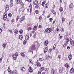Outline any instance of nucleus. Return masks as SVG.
<instances>
[{
  "label": "nucleus",
  "mask_w": 74,
  "mask_h": 74,
  "mask_svg": "<svg viewBox=\"0 0 74 74\" xmlns=\"http://www.w3.org/2000/svg\"><path fill=\"white\" fill-rule=\"evenodd\" d=\"M54 28L53 27L52 28H48L45 29V32H46L47 33H49L50 32H51L52 30H53Z\"/></svg>",
  "instance_id": "1"
},
{
  "label": "nucleus",
  "mask_w": 74,
  "mask_h": 74,
  "mask_svg": "<svg viewBox=\"0 0 74 74\" xmlns=\"http://www.w3.org/2000/svg\"><path fill=\"white\" fill-rule=\"evenodd\" d=\"M65 41L66 42L64 43V45H63V47H65L66 45H67V44H68L69 42V39L67 37V38H65Z\"/></svg>",
  "instance_id": "2"
},
{
  "label": "nucleus",
  "mask_w": 74,
  "mask_h": 74,
  "mask_svg": "<svg viewBox=\"0 0 74 74\" xmlns=\"http://www.w3.org/2000/svg\"><path fill=\"white\" fill-rule=\"evenodd\" d=\"M16 2L17 4H22L23 3L22 0H16Z\"/></svg>",
  "instance_id": "3"
},
{
  "label": "nucleus",
  "mask_w": 74,
  "mask_h": 74,
  "mask_svg": "<svg viewBox=\"0 0 74 74\" xmlns=\"http://www.w3.org/2000/svg\"><path fill=\"white\" fill-rule=\"evenodd\" d=\"M3 20H6L7 19V13L6 12H5L3 14Z\"/></svg>",
  "instance_id": "4"
},
{
  "label": "nucleus",
  "mask_w": 74,
  "mask_h": 74,
  "mask_svg": "<svg viewBox=\"0 0 74 74\" xmlns=\"http://www.w3.org/2000/svg\"><path fill=\"white\" fill-rule=\"evenodd\" d=\"M32 33V34H34V35L33 36V38H36V33L35 31H32L31 32Z\"/></svg>",
  "instance_id": "5"
},
{
  "label": "nucleus",
  "mask_w": 74,
  "mask_h": 74,
  "mask_svg": "<svg viewBox=\"0 0 74 74\" xmlns=\"http://www.w3.org/2000/svg\"><path fill=\"white\" fill-rule=\"evenodd\" d=\"M29 34H27L26 36H25V40H29Z\"/></svg>",
  "instance_id": "6"
},
{
  "label": "nucleus",
  "mask_w": 74,
  "mask_h": 74,
  "mask_svg": "<svg viewBox=\"0 0 74 74\" xmlns=\"http://www.w3.org/2000/svg\"><path fill=\"white\" fill-rule=\"evenodd\" d=\"M36 45H32L31 47V50H35L36 49Z\"/></svg>",
  "instance_id": "7"
},
{
  "label": "nucleus",
  "mask_w": 74,
  "mask_h": 74,
  "mask_svg": "<svg viewBox=\"0 0 74 74\" xmlns=\"http://www.w3.org/2000/svg\"><path fill=\"white\" fill-rule=\"evenodd\" d=\"M56 69H52L51 71V74H55Z\"/></svg>",
  "instance_id": "8"
},
{
  "label": "nucleus",
  "mask_w": 74,
  "mask_h": 74,
  "mask_svg": "<svg viewBox=\"0 0 74 74\" xmlns=\"http://www.w3.org/2000/svg\"><path fill=\"white\" fill-rule=\"evenodd\" d=\"M70 43L72 45L74 46V40H73L72 39H71L70 40Z\"/></svg>",
  "instance_id": "9"
},
{
  "label": "nucleus",
  "mask_w": 74,
  "mask_h": 74,
  "mask_svg": "<svg viewBox=\"0 0 74 74\" xmlns=\"http://www.w3.org/2000/svg\"><path fill=\"white\" fill-rule=\"evenodd\" d=\"M23 21H25V17L24 16H23L21 18H20V21L22 23V22Z\"/></svg>",
  "instance_id": "10"
},
{
  "label": "nucleus",
  "mask_w": 74,
  "mask_h": 74,
  "mask_svg": "<svg viewBox=\"0 0 74 74\" xmlns=\"http://www.w3.org/2000/svg\"><path fill=\"white\" fill-rule=\"evenodd\" d=\"M28 70L30 73H32V72H33V69H32V68L31 67V66L29 67Z\"/></svg>",
  "instance_id": "11"
},
{
  "label": "nucleus",
  "mask_w": 74,
  "mask_h": 74,
  "mask_svg": "<svg viewBox=\"0 0 74 74\" xmlns=\"http://www.w3.org/2000/svg\"><path fill=\"white\" fill-rule=\"evenodd\" d=\"M39 2L38 1L36 0L34 2L33 4L34 5H37Z\"/></svg>",
  "instance_id": "12"
},
{
  "label": "nucleus",
  "mask_w": 74,
  "mask_h": 74,
  "mask_svg": "<svg viewBox=\"0 0 74 74\" xmlns=\"http://www.w3.org/2000/svg\"><path fill=\"white\" fill-rule=\"evenodd\" d=\"M18 57V56H16V55H12V57L13 58V59H14V60H16V59H17V57Z\"/></svg>",
  "instance_id": "13"
},
{
  "label": "nucleus",
  "mask_w": 74,
  "mask_h": 74,
  "mask_svg": "<svg viewBox=\"0 0 74 74\" xmlns=\"http://www.w3.org/2000/svg\"><path fill=\"white\" fill-rule=\"evenodd\" d=\"M29 8H30V11L31 13L32 12V5L30 4L29 6Z\"/></svg>",
  "instance_id": "14"
},
{
  "label": "nucleus",
  "mask_w": 74,
  "mask_h": 74,
  "mask_svg": "<svg viewBox=\"0 0 74 74\" xmlns=\"http://www.w3.org/2000/svg\"><path fill=\"white\" fill-rule=\"evenodd\" d=\"M18 39L20 40H22L23 39V36L21 35H19L18 36Z\"/></svg>",
  "instance_id": "15"
},
{
  "label": "nucleus",
  "mask_w": 74,
  "mask_h": 74,
  "mask_svg": "<svg viewBox=\"0 0 74 74\" xmlns=\"http://www.w3.org/2000/svg\"><path fill=\"white\" fill-rule=\"evenodd\" d=\"M33 30H35V31H36L37 30V25H35L33 28Z\"/></svg>",
  "instance_id": "16"
},
{
  "label": "nucleus",
  "mask_w": 74,
  "mask_h": 74,
  "mask_svg": "<svg viewBox=\"0 0 74 74\" xmlns=\"http://www.w3.org/2000/svg\"><path fill=\"white\" fill-rule=\"evenodd\" d=\"M14 33H15L16 34H18V29H16L14 31Z\"/></svg>",
  "instance_id": "17"
},
{
  "label": "nucleus",
  "mask_w": 74,
  "mask_h": 74,
  "mask_svg": "<svg viewBox=\"0 0 74 74\" xmlns=\"http://www.w3.org/2000/svg\"><path fill=\"white\" fill-rule=\"evenodd\" d=\"M70 71H71V74H73V73H74V69L72 68L70 69Z\"/></svg>",
  "instance_id": "18"
},
{
  "label": "nucleus",
  "mask_w": 74,
  "mask_h": 74,
  "mask_svg": "<svg viewBox=\"0 0 74 74\" xmlns=\"http://www.w3.org/2000/svg\"><path fill=\"white\" fill-rule=\"evenodd\" d=\"M73 7H74V5L73 3H71L69 6V7L70 8H73Z\"/></svg>",
  "instance_id": "19"
},
{
  "label": "nucleus",
  "mask_w": 74,
  "mask_h": 74,
  "mask_svg": "<svg viewBox=\"0 0 74 74\" xmlns=\"http://www.w3.org/2000/svg\"><path fill=\"white\" fill-rule=\"evenodd\" d=\"M36 65L37 67H41V64L40 63L36 64Z\"/></svg>",
  "instance_id": "20"
},
{
  "label": "nucleus",
  "mask_w": 74,
  "mask_h": 74,
  "mask_svg": "<svg viewBox=\"0 0 74 74\" xmlns=\"http://www.w3.org/2000/svg\"><path fill=\"white\" fill-rule=\"evenodd\" d=\"M51 12H52L54 15H56V12L55 11L53 10V9H52L51 10Z\"/></svg>",
  "instance_id": "21"
},
{
  "label": "nucleus",
  "mask_w": 74,
  "mask_h": 74,
  "mask_svg": "<svg viewBox=\"0 0 74 74\" xmlns=\"http://www.w3.org/2000/svg\"><path fill=\"white\" fill-rule=\"evenodd\" d=\"M21 71H23L24 72H25L26 71V69H25V67H22L21 68Z\"/></svg>",
  "instance_id": "22"
},
{
  "label": "nucleus",
  "mask_w": 74,
  "mask_h": 74,
  "mask_svg": "<svg viewBox=\"0 0 74 74\" xmlns=\"http://www.w3.org/2000/svg\"><path fill=\"white\" fill-rule=\"evenodd\" d=\"M48 51V47H46L45 49L44 50V53H47V52Z\"/></svg>",
  "instance_id": "23"
},
{
  "label": "nucleus",
  "mask_w": 74,
  "mask_h": 74,
  "mask_svg": "<svg viewBox=\"0 0 74 74\" xmlns=\"http://www.w3.org/2000/svg\"><path fill=\"white\" fill-rule=\"evenodd\" d=\"M7 71H8V73H11V69H10V67L9 66L8 67Z\"/></svg>",
  "instance_id": "24"
},
{
  "label": "nucleus",
  "mask_w": 74,
  "mask_h": 74,
  "mask_svg": "<svg viewBox=\"0 0 74 74\" xmlns=\"http://www.w3.org/2000/svg\"><path fill=\"white\" fill-rule=\"evenodd\" d=\"M68 58L69 60H71L72 59V55L71 54L69 55V56Z\"/></svg>",
  "instance_id": "25"
},
{
  "label": "nucleus",
  "mask_w": 74,
  "mask_h": 74,
  "mask_svg": "<svg viewBox=\"0 0 74 74\" xmlns=\"http://www.w3.org/2000/svg\"><path fill=\"white\" fill-rule=\"evenodd\" d=\"M21 55L22 57L23 58H24L25 57V54L23 53H21Z\"/></svg>",
  "instance_id": "26"
},
{
  "label": "nucleus",
  "mask_w": 74,
  "mask_h": 74,
  "mask_svg": "<svg viewBox=\"0 0 74 74\" xmlns=\"http://www.w3.org/2000/svg\"><path fill=\"white\" fill-rule=\"evenodd\" d=\"M59 73H62V68L60 67H59Z\"/></svg>",
  "instance_id": "27"
},
{
  "label": "nucleus",
  "mask_w": 74,
  "mask_h": 74,
  "mask_svg": "<svg viewBox=\"0 0 74 74\" xmlns=\"http://www.w3.org/2000/svg\"><path fill=\"white\" fill-rule=\"evenodd\" d=\"M59 11L60 12H63V8L62 7H61L59 8Z\"/></svg>",
  "instance_id": "28"
},
{
  "label": "nucleus",
  "mask_w": 74,
  "mask_h": 74,
  "mask_svg": "<svg viewBox=\"0 0 74 74\" xmlns=\"http://www.w3.org/2000/svg\"><path fill=\"white\" fill-rule=\"evenodd\" d=\"M48 44V41L47 40L45 42L44 45H45V46H47Z\"/></svg>",
  "instance_id": "29"
},
{
  "label": "nucleus",
  "mask_w": 74,
  "mask_h": 74,
  "mask_svg": "<svg viewBox=\"0 0 74 74\" xmlns=\"http://www.w3.org/2000/svg\"><path fill=\"white\" fill-rule=\"evenodd\" d=\"M21 4V8H22V9H23V8H24V4H23V2L22 3V4Z\"/></svg>",
  "instance_id": "30"
},
{
  "label": "nucleus",
  "mask_w": 74,
  "mask_h": 74,
  "mask_svg": "<svg viewBox=\"0 0 74 74\" xmlns=\"http://www.w3.org/2000/svg\"><path fill=\"white\" fill-rule=\"evenodd\" d=\"M12 74H17V73H16V70L15 69L12 72Z\"/></svg>",
  "instance_id": "31"
},
{
  "label": "nucleus",
  "mask_w": 74,
  "mask_h": 74,
  "mask_svg": "<svg viewBox=\"0 0 74 74\" xmlns=\"http://www.w3.org/2000/svg\"><path fill=\"white\" fill-rule=\"evenodd\" d=\"M64 66H65L66 67V68H68V67H69V64H68L66 63L65 64Z\"/></svg>",
  "instance_id": "32"
},
{
  "label": "nucleus",
  "mask_w": 74,
  "mask_h": 74,
  "mask_svg": "<svg viewBox=\"0 0 74 74\" xmlns=\"http://www.w3.org/2000/svg\"><path fill=\"white\" fill-rule=\"evenodd\" d=\"M45 8H47L48 7V4L46 3L45 5Z\"/></svg>",
  "instance_id": "33"
},
{
  "label": "nucleus",
  "mask_w": 74,
  "mask_h": 74,
  "mask_svg": "<svg viewBox=\"0 0 74 74\" xmlns=\"http://www.w3.org/2000/svg\"><path fill=\"white\" fill-rule=\"evenodd\" d=\"M23 32V31L22 29H20L19 31V33L20 34H22Z\"/></svg>",
  "instance_id": "34"
},
{
  "label": "nucleus",
  "mask_w": 74,
  "mask_h": 74,
  "mask_svg": "<svg viewBox=\"0 0 74 74\" xmlns=\"http://www.w3.org/2000/svg\"><path fill=\"white\" fill-rule=\"evenodd\" d=\"M39 60L40 62H42L44 60V58H40L39 59Z\"/></svg>",
  "instance_id": "35"
},
{
  "label": "nucleus",
  "mask_w": 74,
  "mask_h": 74,
  "mask_svg": "<svg viewBox=\"0 0 74 74\" xmlns=\"http://www.w3.org/2000/svg\"><path fill=\"white\" fill-rule=\"evenodd\" d=\"M39 8V6L38 5H36L35 6L34 8L36 9H38Z\"/></svg>",
  "instance_id": "36"
},
{
  "label": "nucleus",
  "mask_w": 74,
  "mask_h": 74,
  "mask_svg": "<svg viewBox=\"0 0 74 74\" xmlns=\"http://www.w3.org/2000/svg\"><path fill=\"white\" fill-rule=\"evenodd\" d=\"M29 63H31V64H33V62L32 60L31 59H29Z\"/></svg>",
  "instance_id": "37"
},
{
  "label": "nucleus",
  "mask_w": 74,
  "mask_h": 74,
  "mask_svg": "<svg viewBox=\"0 0 74 74\" xmlns=\"http://www.w3.org/2000/svg\"><path fill=\"white\" fill-rule=\"evenodd\" d=\"M48 70H49L48 68H44V69H43V70L45 71H48Z\"/></svg>",
  "instance_id": "38"
},
{
  "label": "nucleus",
  "mask_w": 74,
  "mask_h": 74,
  "mask_svg": "<svg viewBox=\"0 0 74 74\" xmlns=\"http://www.w3.org/2000/svg\"><path fill=\"white\" fill-rule=\"evenodd\" d=\"M2 47L3 48H5V47H6V45L5 44V43H3L2 45Z\"/></svg>",
  "instance_id": "39"
},
{
  "label": "nucleus",
  "mask_w": 74,
  "mask_h": 74,
  "mask_svg": "<svg viewBox=\"0 0 74 74\" xmlns=\"http://www.w3.org/2000/svg\"><path fill=\"white\" fill-rule=\"evenodd\" d=\"M62 23H64V21L65 20V19L63 17H62Z\"/></svg>",
  "instance_id": "40"
},
{
  "label": "nucleus",
  "mask_w": 74,
  "mask_h": 74,
  "mask_svg": "<svg viewBox=\"0 0 74 74\" xmlns=\"http://www.w3.org/2000/svg\"><path fill=\"white\" fill-rule=\"evenodd\" d=\"M10 9L9 8H5V12H6V13H7V12L8 11V10H9Z\"/></svg>",
  "instance_id": "41"
},
{
  "label": "nucleus",
  "mask_w": 74,
  "mask_h": 74,
  "mask_svg": "<svg viewBox=\"0 0 74 74\" xmlns=\"http://www.w3.org/2000/svg\"><path fill=\"white\" fill-rule=\"evenodd\" d=\"M58 59H60L62 58V56H61V54L59 55L58 56Z\"/></svg>",
  "instance_id": "42"
},
{
  "label": "nucleus",
  "mask_w": 74,
  "mask_h": 74,
  "mask_svg": "<svg viewBox=\"0 0 74 74\" xmlns=\"http://www.w3.org/2000/svg\"><path fill=\"white\" fill-rule=\"evenodd\" d=\"M45 3V1H44L43 2H42V6H44Z\"/></svg>",
  "instance_id": "43"
},
{
  "label": "nucleus",
  "mask_w": 74,
  "mask_h": 74,
  "mask_svg": "<svg viewBox=\"0 0 74 74\" xmlns=\"http://www.w3.org/2000/svg\"><path fill=\"white\" fill-rule=\"evenodd\" d=\"M44 67H42L40 68V71H43V70H44Z\"/></svg>",
  "instance_id": "44"
},
{
  "label": "nucleus",
  "mask_w": 74,
  "mask_h": 74,
  "mask_svg": "<svg viewBox=\"0 0 74 74\" xmlns=\"http://www.w3.org/2000/svg\"><path fill=\"white\" fill-rule=\"evenodd\" d=\"M19 16H17V18H16V22H18V19H19Z\"/></svg>",
  "instance_id": "45"
},
{
  "label": "nucleus",
  "mask_w": 74,
  "mask_h": 74,
  "mask_svg": "<svg viewBox=\"0 0 74 74\" xmlns=\"http://www.w3.org/2000/svg\"><path fill=\"white\" fill-rule=\"evenodd\" d=\"M8 16L10 18H11V16H12V14L11 13H9L8 14Z\"/></svg>",
  "instance_id": "46"
},
{
  "label": "nucleus",
  "mask_w": 74,
  "mask_h": 74,
  "mask_svg": "<svg viewBox=\"0 0 74 74\" xmlns=\"http://www.w3.org/2000/svg\"><path fill=\"white\" fill-rule=\"evenodd\" d=\"M35 13H36V14H38V11L37 10H36L35 11Z\"/></svg>",
  "instance_id": "47"
},
{
  "label": "nucleus",
  "mask_w": 74,
  "mask_h": 74,
  "mask_svg": "<svg viewBox=\"0 0 74 74\" xmlns=\"http://www.w3.org/2000/svg\"><path fill=\"white\" fill-rule=\"evenodd\" d=\"M50 22H52V21L53 20V19L52 18H50L49 19Z\"/></svg>",
  "instance_id": "48"
},
{
  "label": "nucleus",
  "mask_w": 74,
  "mask_h": 74,
  "mask_svg": "<svg viewBox=\"0 0 74 74\" xmlns=\"http://www.w3.org/2000/svg\"><path fill=\"white\" fill-rule=\"evenodd\" d=\"M39 21H41L42 19V16H39Z\"/></svg>",
  "instance_id": "49"
},
{
  "label": "nucleus",
  "mask_w": 74,
  "mask_h": 74,
  "mask_svg": "<svg viewBox=\"0 0 74 74\" xmlns=\"http://www.w3.org/2000/svg\"><path fill=\"white\" fill-rule=\"evenodd\" d=\"M51 17V14H49V15H48V16H47V18H50Z\"/></svg>",
  "instance_id": "50"
},
{
  "label": "nucleus",
  "mask_w": 74,
  "mask_h": 74,
  "mask_svg": "<svg viewBox=\"0 0 74 74\" xmlns=\"http://www.w3.org/2000/svg\"><path fill=\"white\" fill-rule=\"evenodd\" d=\"M3 57H1L0 58V62L1 63L2 62V60H3Z\"/></svg>",
  "instance_id": "51"
},
{
  "label": "nucleus",
  "mask_w": 74,
  "mask_h": 74,
  "mask_svg": "<svg viewBox=\"0 0 74 74\" xmlns=\"http://www.w3.org/2000/svg\"><path fill=\"white\" fill-rule=\"evenodd\" d=\"M26 40H25L23 42V44H26Z\"/></svg>",
  "instance_id": "52"
},
{
  "label": "nucleus",
  "mask_w": 74,
  "mask_h": 74,
  "mask_svg": "<svg viewBox=\"0 0 74 74\" xmlns=\"http://www.w3.org/2000/svg\"><path fill=\"white\" fill-rule=\"evenodd\" d=\"M8 32H10V33H11L12 32V30H10V29H8Z\"/></svg>",
  "instance_id": "53"
},
{
  "label": "nucleus",
  "mask_w": 74,
  "mask_h": 74,
  "mask_svg": "<svg viewBox=\"0 0 74 74\" xmlns=\"http://www.w3.org/2000/svg\"><path fill=\"white\" fill-rule=\"evenodd\" d=\"M6 8H9V9H10V7L9 6V5H6Z\"/></svg>",
  "instance_id": "54"
},
{
  "label": "nucleus",
  "mask_w": 74,
  "mask_h": 74,
  "mask_svg": "<svg viewBox=\"0 0 74 74\" xmlns=\"http://www.w3.org/2000/svg\"><path fill=\"white\" fill-rule=\"evenodd\" d=\"M31 28L30 27H29L28 28V31H29L30 30H31Z\"/></svg>",
  "instance_id": "55"
},
{
  "label": "nucleus",
  "mask_w": 74,
  "mask_h": 74,
  "mask_svg": "<svg viewBox=\"0 0 74 74\" xmlns=\"http://www.w3.org/2000/svg\"><path fill=\"white\" fill-rule=\"evenodd\" d=\"M15 55L18 56V53L17 52H16L15 53Z\"/></svg>",
  "instance_id": "56"
},
{
  "label": "nucleus",
  "mask_w": 74,
  "mask_h": 74,
  "mask_svg": "<svg viewBox=\"0 0 74 74\" xmlns=\"http://www.w3.org/2000/svg\"><path fill=\"white\" fill-rule=\"evenodd\" d=\"M3 32V30H2V29L0 28V34H1V33Z\"/></svg>",
  "instance_id": "57"
},
{
  "label": "nucleus",
  "mask_w": 74,
  "mask_h": 74,
  "mask_svg": "<svg viewBox=\"0 0 74 74\" xmlns=\"http://www.w3.org/2000/svg\"><path fill=\"white\" fill-rule=\"evenodd\" d=\"M71 24H72V22L70 21L69 22V25H71Z\"/></svg>",
  "instance_id": "58"
},
{
  "label": "nucleus",
  "mask_w": 74,
  "mask_h": 74,
  "mask_svg": "<svg viewBox=\"0 0 74 74\" xmlns=\"http://www.w3.org/2000/svg\"><path fill=\"white\" fill-rule=\"evenodd\" d=\"M13 5H14L13 3H11L10 4V6L11 7H12V6H13Z\"/></svg>",
  "instance_id": "59"
},
{
  "label": "nucleus",
  "mask_w": 74,
  "mask_h": 74,
  "mask_svg": "<svg viewBox=\"0 0 74 74\" xmlns=\"http://www.w3.org/2000/svg\"><path fill=\"white\" fill-rule=\"evenodd\" d=\"M38 74H41V71H38Z\"/></svg>",
  "instance_id": "60"
},
{
  "label": "nucleus",
  "mask_w": 74,
  "mask_h": 74,
  "mask_svg": "<svg viewBox=\"0 0 74 74\" xmlns=\"http://www.w3.org/2000/svg\"><path fill=\"white\" fill-rule=\"evenodd\" d=\"M55 48H56V47H53V51H54V50L55 49Z\"/></svg>",
  "instance_id": "61"
},
{
  "label": "nucleus",
  "mask_w": 74,
  "mask_h": 74,
  "mask_svg": "<svg viewBox=\"0 0 74 74\" xmlns=\"http://www.w3.org/2000/svg\"><path fill=\"white\" fill-rule=\"evenodd\" d=\"M42 27V25H39V28H41V27Z\"/></svg>",
  "instance_id": "62"
},
{
  "label": "nucleus",
  "mask_w": 74,
  "mask_h": 74,
  "mask_svg": "<svg viewBox=\"0 0 74 74\" xmlns=\"http://www.w3.org/2000/svg\"><path fill=\"white\" fill-rule=\"evenodd\" d=\"M53 47H55L56 48V44H55L54 45Z\"/></svg>",
  "instance_id": "63"
},
{
  "label": "nucleus",
  "mask_w": 74,
  "mask_h": 74,
  "mask_svg": "<svg viewBox=\"0 0 74 74\" xmlns=\"http://www.w3.org/2000/svg\"><path fill=\"white\" fill-rule=\"evenodd\" d=\"M63 38V36H60V39H62Z\"/></svg>",
  "instance_id": "64"
}]
</instances>
